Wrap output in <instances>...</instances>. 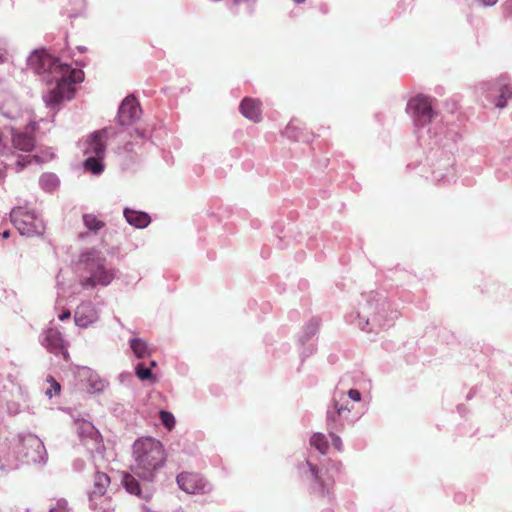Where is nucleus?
I'll list each match as a JSON object with an SVG mask.
<instances>
[{"instance_id": "obj_1", "label": "nucleus", "mask_w": 512, "mask_h": 512, "mask_svg": "<svg viewBox=\"0 0 512 512\" xmlns=\"http://www.w3.org/2000/svg\"><path fill=\"white\" fill-rule=\"evenodd\" d=\"M28 67L41 77V80L54 87L43 95L46 106L56 109L63 100H71L75 94L74 84L84 80V73L69 64L61 62L45 49L34 50L27 58Z\"/></svg>"}, {"instance_id": "obj_2", "label": "nucleus", "mask_w": 512, "mask_h": 512, "mask_svg": "<svg viewBox=\"0 0 512 512\" xmlns=\"http://www.w3.org/2000/svg\"><path fill=\"white\" fill-rule=\"evenodd\" d=\"M76 271L83 289L107 287L117 276V270L109 266L104 254L95 248H86L80 252Z\"/></svg>"}, {"instance_id": "obj_3", "label": "nucleus", "mask_w": 512, "mask_h": 512, "mask_svg": "<svg viewBox=\"0 0 512 512\" xmlns=\"http://www.w3.org/2000/svg\"><path fill=\"white\" fill-rule=\"evenodd\" d=\"M356 314L357 325L363 331H373L376 327L387 328L399 317V311L380 292H370L363 296Z\"/></svg>"}, {"instance_id": "obj_4", "label": "nucleus", "mask_w": 512, "mask_h": 512, "mask_svg": "<svg viewBox=\"0 0 512 512\" xmlns=\"http://www.w3.org/2000/svg\"><path fill=\"white\" fill-rule=\"evenodd\" d=\"M133 473L143 481H152L165 464L163 445L152 437L137 439L133 444Z\"/></svg>"}, {"instance_id": "obj_5", "label": "nucleus", "mask_w": 512, "mask_h": 512, "mask_svg": "<svg viewBox=\"0 0 512 512\" xmlns=\"http://www.w3.org/2000/svg\"><path fill=\"white\" fill-rule=\"evenodd\" d=\"M299 474L309 481V491L320 498L332 499L334 477L328 469H319L306 460L298 465Z\"/></svg>"}, {"instance_id": "obj_6", "label": "nucleus", "mask_w": 512, "mask_h": 512, "mask_svg": "<svg viewBox=\"0 0 512 512\" xmlns=\"http://www.w3.org/2000/svg\"><path fill=\"white\" fill-rule=\"evenodd\" d=\"M17 463L44 466L48 461V453L42 440L35 434H19L14 437Z\"/></svg>"}, {"instance_id": "obj_7", "label": "nucleus", "mask_w": 512, "mask_h": 512, "mask_svg": "<svg viewBox=\"0 0 512 512\" xmlns=\"http://www.w3.org/2000/svg\"><path fill=\"white\" fill-rule=\"evenodd\" d=\"M475 91L496 108L503 109L512 99V80L508 74H501L494 80L479 82Z\"/></svg>"}, {"instance_id": "obj_8", "label": "nucleus", "mask_w": 512, "mask_h": 512, "mask_svg": "<svg viewBox=\"0 0 512 512\" xmlns=\"http://www.w3.org/2000/svg\"><path fill=\"white\" fill-rule=\"evenodd\" d=\"M435 142L434 144L438 147L436 149L431 148L429 159H436V162H432V177L435 181L447 184L455 179V169H454V158L452 156V145H448L446 143L443 144V148H441L442 139H438L437 134H435Z\"/></svg>"}, {"instance_id": "obj_9", "label": "nucleus", "mask_w": 512, "mask_h": 512, "mask_svg": "<svg viewBox=\"0 0 512 512\" xmlns=\"http://www.w3.org/2000/svg\"><path fill=\"white\" fill-rule=\"evenodd\" d=\"M111 128H104L99 131L93 132L85 142L84 154L86 159L83 162V167L86 171L94 175H99L104 171L103 159L106 152V146L102 138L108 137Z\"/></svg>"}, {"instance_id": "obj_10", "label": "nucleus", "mask_w": 512, "mask_h": 512, "mask_svg": "<svg viewBox=\"0 0 512 512\" xmlns=\"http://www.w3.org/2000/svg\"><path fill=\"white\" fill-rule=\"evenodd\" d=\"M10 219L21 235L40 236L45 230L43 219L28 207H14L10 212Z\"/></svg>"}, {"instance_id": "obj_11", "label": "nucleus", "mask_w": 512, "mask_h": 512, "mask_svg": "<svg viewBox=\"0 0 512 512\" xmlns=\"http://www.w3.org/2000/svg\"><path fill=\"white\" fill-rule=\"evenodd\" d=\"M351 410L352 407L348 406V402L345 399V392H335L326 411L328 430L342 431L348 423Z\"/></svg>"}, {"instance_id": "obj_12", "label": "nucleus", "mask_w": 512, "mask_h": 512, "mask_svg": "<svg viewBox=\"0 0 512 512\" xmlns=\"http://www.w3.org/2000/svg\"><path fill=\"white\" fill-rule=\"evenodd\" d=\"M406 111L417 128L426 127L437 117L431 98L422 94H418L408 101Z\"/></svg>"}, {"instance_id": "obj_13", "label": "nucleus", "mask_w": 512, "mask_h": 512, "mask_svg": "<svg viewBox=\"0 0 512 512\" xmlns=\"http://www.w3.org/2000/svg\"><path fill=\"white\" fill-rule=\"evenodd\" d=\"M39 341L50 353L62 356L64 360H68V342L64 339L63 334L58 327L51 325L47 329L43 330L39 336Z\"/></svg>"}, {"instance_id": "obj_14", "label": "nucleus", "mask_w": 512, "mask_h": 512, "mask_svg": "<svg viewBox=\"0 0 512 512\" xmlns=\"http://www.w3.org/2000/svg\"><path fill=\"white\" fill-rule=\"evenodd\" d=\"M176 482L181 490L188 494H208L213 490L212 484L198 473L182 472Z\"/></svg>"}, {"instance_id": "obj_15", "label": "nucleus", "mask_w": 512, "mask_h": 512, "mask_svg": "<svg viewBox=\"0 0 512 512\" xmlns=\"http://www.w3.org/2000/svg\"><path fill=\"white\" fill-rule=\"evenodd\" d=\"M76 425L77 433L87 449L91 452L101 453L103 449L102 437L95 426L87 420H77Z\"/></svg>"}, {"instance_id": "obj_16", "label": "nucleus", "mask_w": 512, "mask_h": 512, "mask_svg": "<svg viewBox=\"0 0 512 512\" xmlns=\"http://www.w3.org/2000/svg\"><path fill=\"white\" fill-rule=\"evenodd\" d=\"M11 141L12 146H9L0 138V155L7 159L14 155V149L29 152L32 151L35 146L34 138L24 132L13 131Z\"/></svg>"}, {"instance_id": "obj_17", "label": "nucleus", "mask_w": 512, "mask_h": 512, "mask_svg": "<svg viewBox=\"0 0 512 512\" xmlns=\"http://www.w3.org/2000/svg\"><path fill=\"white\" fill-rule=\"evenodd\" d=\"M141 112L142 110L137 99L129 95L119 106L117 121L122 126L130 125L140 118Z\"/></svg>"}, {"instance_id": "obj_18", "label": "nucleus", "mask_w": 512, "mask_h": 512, "mask_svg": "<svg viewBox=\"0 0 512 512\" xmlns=\"http://www.w3.org/2000/svg\"><path fill=\"white\" fill-rule=\"evenodd\" d=\"M99 320V311L90 302H82L75 310L74 322L79 328H88Z\"/></svg>"}, {"instance_id": "obj_19", "label": "nucleus", "mask_w": 512, "mask_h": 512, "mask_svg": "<svg viewBox=\"0 0 512 512\" xmlns=\"http://www.w3.org/2000/svg\"><path fill=\"white\" fill-rule=\"evenodd\" d=\"M319 320L317 318L310 319L303 328V332L299 337V342L303 346L301 355L303 357H309L312 355L316 346L314 343H310V340L317 334L319 330Z\"/></svg>"}, {"instance_id": "obj_20", "label": "nucleus", "mask_w": 512, "mask_h": 512, "mask_svg": "<svg viewBox=\"0 0 512 512\" xmlns=\"http://www.w3.org/2000/svg\"><path fill=\"white\" fill-rule=\"evenodd\" d=\"M17 467L14 437L0 439V470Z\"/></svg>"}, {"instance_id": "obj_21", "label": "nucleus", "mask_w": 512, "mask_h": 512, "mask_svg": "<svg viewBox=\"0 0 512 512\" xmlns=\"http://www.w3.org/2000/svg\"><path fill=\"white\" fill-rule=\"evenodd\" d=\"M81 376L87 382L88 391L91 394H101L108 386V381L101 378L100 375L88 367H83Z\"/></svg>"}, {"instance_id": "obj_22", "label": "nucleus", "mask_w": 512, "mask_h": 512, "mask_svg": "<svg viewBox=\"0 0 512 512\" xmlns=\"http://www.w3.org/2000/svg\"><path fill=\"white\" fill-rule=\"evenodd\" d=\"M110 483V478L106 473L96 472L94 476V485L91 492H89L90 507L96 509V498L102 497Z\"/></svg>"}, {"instance_id": "obj_23", "label": "nucleus", "mask_w": 512, "mask_h": 512, "mask_svg": "<svg viewBox=\"0 0 512 512\" xmlns=\"http://www.w3.org/2000/svg\"><path fill=\"white\" fill-rule=\"evenodd\" d=\"M123 216L129 225L137 229H144L151 223L150 215L144 211L125 207Z\"/></svg>"}, {"instance_id": "obj_24", "label": "nucleus", "mask_w": 512, "mask_h": 512, "mask_svg": "<svg viewBox=\"0 0 512 512\" xmlns=\"http://www.w3.org/2000/svg\"><path fill=\"white\" fill-rule=\"evenodd\" d=\"M240 111L242 115L253 122L261 120L260 102L253 98H244L240 103Z\"/></svg>"}, {"instance_id": "obj_25", "label": "nucleus", "mask_w": 512, "mask_h": 512, "mask_svg": "<svg viewBox=\"0 0 512 512\" xmlns=\"http://www.w3.org/2000/svg\"><path fill=\"white\" fill-rule=\"evenodd\" d=\"M284 136L298 142L309 143L311 135L300 128L294 121H291L283 132Z\"/></svg>"}, {"instance_id": "obj_26", "label": "nucleus", "mask_w": 512, "mask_h": 512, "mask_svg": "<svg viewBox=\"0 0 512 512\" xmlns=\"http://www.w3.org/2000/svg\"><path fill=\"white\" fill-rule=\"evenodd\" d=\"M59 3L66 8L70 17L82 15L87 7V0H59Z\"/></svg>"}, {"instance_id": "obj_27", "label": "nucleus", "mask_w": 512, "mask_h": 512, "mask_svg": "<svg viewBox=\"0 0 512 512\" xmlns=\"http://www.w3.org/2000/svg\"><path fill=\"white\" fill-rule=\"evenodd\" d=\"M129 345L134 355L138 359H143L151 354L148 343L142 338H132Z\"/></svg>"}, {"instance_id": "obj_28", "label": "nucleus", "mask_w": 512, "mask_h": 512, "mask_svg": "<svg viewBox=\"0 0 512 512\" xmlns=\"http://www.w3.org/2000/svg\"><path fill=\"white\" fill-rule=\"evenodd\" d=\"M39 184L43 190L52 192L58 187L59 179L53 173H44L40 176Z\"/></svg>"}, {"instance_id": "obj_29", "label": "nucleus", "mask_w": 512, "mask_h": 512, "mask_svg": "<svg viewBox=\"0 0 512 512\" xmlns=\"http://www.w3.org/2000/svg\"><path fill=\"white\" fill-rule=\"evenodd\" d=\"M84 226L92 232H97L105 226V223L94 214L86 213L82 216Z\"/></svg>"}, {"instance_id": "obj_30", "label": "nucleus", "mask_w": 512, "mask_h": 512, "mask_svg": "<svg viewBox=\"0 0 512 512\" xmlns=\"http://www.w3.org/2000/svg\"><path fill=\"white\" fill-rule=\"evenodd\" d=\"M310 445L317 449L321 454H326L329 444L326 436L322 433H314L310 438Z\"/></svg>"}, {"instance_id": "obj_31", "label": "nucleus", "mask_w": 512, "mask_h": 512, "mask_svg": "<svg viewBox=\"0 0 512 512\" xmlns=\"http://www.w3.org/2000/svg\"><path fill=\"white\" fill-rule=\"evenodd\" d=\"M122 483L128 493L142 497L139 482L134 476L130 474L124 475Z\"/></svg>"}, {"instance_id": "obj_32", "label": "nucleus", "mask_w": 512, "mask_h": 512, "mask_svg": "<svg viewBox=\"0 0 512 512\" xmlns=\"http://www.w3.org/2000/svg\"><path fill=\"white\" fill-rule=\"evenodd\" d=\"M135 374L141 381H152L155 380V376L153 375L150 368L146 367L142 363H138L135 366Z\"/></svg>"}, {"instance_id": "obj_33", "label": "nucleus", "mask_w": 512, "mask_h": 512, "mask_svg": "<svg viewBox=\"0 0 512 512\" xmlns=\"http://www.w3.org/2000/svg\"><path fill=\"white\" fill-rule=\"evenodd\" d=\"M159 416H160V419H161V422L162 424L169 430H171L174 426H175V417L174 415L169 412V411H165V410H161L159 412Z\"/></svg>"}, {"instance_id": "obj_34", "label": "nucleus", "mask_w": 512, "mask_h": 512, "mask_svg": "<svg viewBox=\"0 0 512 512\" xmlns=\"http://www.w3.org/2000/svg\"><path fill=\"white\" fill-rule=\"evenodd\" d=\"M47 382L50 383V388L46 390L45 394L49 398H52L54 395L60 392L61 386L52 376L48 377Z\"/></svg>"}, {"instance_id": "obj_35", "label": "nucleus", "mask_w": 512, "mask_h": 512, "mask_svg": "<svg viewBox=\"0 0 512 512\" xmlns=\"http://www.w3.org/2000/svg\"><path fill=\"white\" fill-rule=\"evenodd\" d=\"M48 512H70L68 502L65 499H58Z\"/></svg>"}, {"instance_id": "obj_36", "label": "nucleus", "mask_w": 512, "mask_h": 512, "mask_svg": "<svg viewBox=\"0 0 512 512\" xmlns=\"http://www.w3.org/2000/svg\"><path fill=\"white\" fill-rule=\"evenodd\" d=\"M29 163H30L29 157H24V156L18 155L14 169L17 173L21 172Z\"/></svg>"}, {"instance_id": "obj_37", "label": "nucleus", "mask_w": 512, "mask_h": 512, "mask_svg": "<svg viewBox=\"0 0 512 512\" xmlns=\"http://www.w3.org/2000/svg\"><path fill=\"white\" fill-rule=\"evenodd\" d=\"M338 431H331L329 430V434H330V437H331V440H332V445L338 450V451H342L343 450V443H342V440L340 438V436H338L336 433Z\"/></svg>"}, {"instance_id": "obj_38", "label": "nucleus", "mask_w": 512, "mask_h": 512, "mask_svg": "<svg viewBox=\"0 0 512 512\" xmlns=\"http://www.w3.org/2000/svg\"><path fill=\"white\" fill-rule=\"evenodd\" d=\"M348 397L350 400L354 401V402H360L361 399H362V395H361V392L358 390V389H349L346 393H345V397Z\"/></svg>"}, {"instance_id": "obj_39", "label": "nucleus", "mask_w": 512, "mask_h": 512, "mask_svg": "<svg viewBox=\"0 0 512 512\" xmlns=\"http://www.w3.org/2000/svg\"><path fill=\"white\" fill-rule=\"evenodd\" d=\"M118 380L121 384L128 385L133 380L131 372L125 371L119 374Z\"/></svg>"}, {"instance_id": "obj_40", "label": "nucleus", "mask_w": 512, "mask_h": 512, "mask_svg": "<svg viewBox=\"0 0 512 512\" xmlns=\"http://www.w3.org/2000/svg\"><path fill=\"white\" fill-rule=\"evenodd\" d=\"M503 13L505 17L512 18V0H507L503 4Z\"/></svg>"}, {"instance_id": "obj_41", "label": "nucleus", "mask_w": 512, "mask_h": 512, "mask_svg": "<svg viewBox=\"0 0 512 512\" xmlns=\"http://www.w3.org/2000/svg\"><path fill=\"white\" fill-rule=\"evenodd\" d=\"M72 466L74 471L81 472L85 468V462L84 460L78 458L73 461Z\"/></svg>"}, {"instance_id": "obj_42", "label": "nucleus", "mask_w": 512, "mask_h": 512, "mask_svg": "<svg viewBox=\"0 0 512 512\" xmlns=\"http://www.w3.org/2000/svg\"><path fill=\"white\" fill-rule=\"evenodd\" d=\"M473 1L483 7H491V6L496 5V3L498 2V0H473Z\"/></svg>"}, {"instance_id": "obj_43", "label": "nucleus", "mask_w": 512, "mask_h": 512, "mask_svg": "<svg viewBox=\"0 0 512 512\" xmlns=\"http://www.w3.org/2000/svg\"><path fill=\"white\" fill-rule=\"evenodd\" d=\"M71 317V312L69 309H65L63 310L59 315H58V319L60 321H65V320H68L70 319Z\"/></svg>"}, {"instance_id": "obj_44", "label": "nucleus", "mask_w": 512, "mask_h": 512, "mask_svg": "<svg viewBox=\"0 0 512 512\" xmlns=\"http://www.w3.org/2000/svg\"><path fill=\"white\" fill-rule=\"evenodd\" d=\"M8 56L3 54V53H0V64H4V63H7L8 62Z\"/></svg>"}, {"instance_id": "obj_45", "label": "nucleus", "mask_w": 512, "mask_h": 512, "mask_svg": "<svg viewBox=\"0 0 512 512\" xmlns=\"http://www.w3.org/2000/svg\"><path fill=\"white\" fill-rule=\"evenodd\" d=\"M1 235L3 238L7 239L10 236V232L8 230H5L1 233Z\"/></svg>"}, {"instance_id": "obj_46", "label": "nucleus", "mask_w": 512, "mask_h": 512, "mask_svg": "<svg viewBox=\"0 0 512 512\" xmlns=\"http://www.w3.org/2000/svg\"><path fill=\"white\" fill-rule=\"evenodd\" d=\"M156 366H157V362L155 360H151L150 367H156Z\"/></svg>"}, {"instance_id": "obj_47", "label": "nucleus", "mask_w": 512, "mask_h": 512, "mask_svg": "<svg viewBox=\"0 0 512 512\" xmlns=\"http://www.w3.org/2000/svg\"><path fill=\"white\" fill-rule=\"evenodd\" d=\"M293 1H294V2H296V3H302V2H304L305 0H293Z\"/></svg>"}, {"instance_id": "obj_48", "label": "nucleus", "mask_w": 512, "mask_h": 512, "mask_svg": "<svg viewBox=\"0 0 512 512\" xmlns=\"http://www.w3.org/2000/svg\"><path fill=\"white\" fill-rule=\"evenodd\" d=\"M78 49H79L81 52H83V51H85V50H86V48H85V47H79Z\"/></svg>"}]
</instances>
